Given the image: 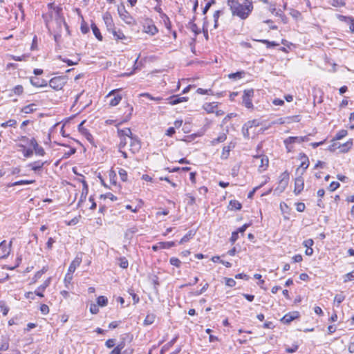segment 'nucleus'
I'll return each instance as SVG.
<instances>
[{
	"mask_svg": "<svg viewBox=\"0 0 354 354\" xmlns=\"http://www.w3.org/2000/svg\"><path fill=\"white\" fill-rule=\"evenodd\" d=\"M227 6L233 16H237L241 19H247L253 10L252 0H245L241 4L238 0H227Z\"/></svg>",
	"mask_w": 354,
	"mask_h": 354,
	"instance_id": "obj_1",
	"label": "nucleus"
},
{
	"mask_svg": "<svg viewBox=\"0 0 354 354\" xmlns=\"http://www.w3.org/2000/svg\"><path fill=\"white\" fill-rule=\"evenodd\" d=\"M67 82V77L66 76H57L53 77L49 81V86L55 91L62 89Z\"/></svg>",
	"mask_w": 354,
	"mask_h": 354,
	"instance_id": "obj_2",
	"label": "nucleus"
},
{
	"mask_svg": "<svg viewBox=\"0 0 354 354\" xmlns=\"http://www.w3.org/2000/svg\"><path fill=\"white\" fill-rule=\"evenodd\" d=\"M118 12L120 17L122 21H124L127 24L133 25L135 24V20L133 17L129 14V12L126 10L124 6L121 4L118 8Z\"/></svg>",
	"mask_w": 354,
	"mask_h": 354,
	"instance_id": "obj_3",
	"label": "nucleus"
},
{
	"mask_svg": "<svg viewBox=\"0 0 354 354\" xmlns=\"http://www.w3.org/2000/svg\"><path fill=\"white\" fill-rule=\"evenodd\" d=\"M254 89H247L243 91L242 96L243 104L248 109H253L252 97L254 96Z\"/></svg>",
	"mask_w": 354,
	"mask_h": 354,
	"instance_id": "obj_4",
	"label": "nucleus"
},
{
	"mask_svg": "<svg viewBox=\"0 0 354 354\" xmlns=\"http://www.w3.org/2000/svg\"><path fill=\"white\" fill-rule=\"evenodd\" d=\"M143 31L149 35H155L158 32V29L153 24L151 19H146L143 24Z\"/></svg>",
	"mask_w": 354,
	"mask_h": 354,
	"instance_id": "obj_5",
	"label": "nucleus"
},
{
	"mask_svg": "<svg viewBox=\"0 0 354 354\" xmlns=\"http://www.w3.org/2000/svg\"><path fill=\"white\" fill-rule=\"evenodd\" d=\"M110 98L109 105L111 106H117L122 100V95L118 93V90H113L106 96Z\"/></svg>",
	"mask_w": 354,
	"mask_h": 354,
	"instance_id": "obj_6",
	"label": "nucleus"
},
{
	"mask_svg": "<svg viewBox=\"0 0 354 354\" xmlns=\"http://www.w3.org/2000/svg\"><path fill=\"white\" fill-rule=\"evenodd\" d=\"M308 140H309V139H308V136H295V137L290 136L284 140V144L286 146L288 151H290V149L288 147L289 145L295 143V142L301 143L303 142H307Z\"/></svg>",
	"mask_w": 354,
	"mask_h": 354,
	"instance_id": "obj_7",
	"label": "nucleus"
},
{
	"mask_svg": "<svg viewBox=\"0 0 354 354\" xmlns=\"http://www.w3.org/2000/svg\"><path fill=\"white\" fill-rule=\"evenodd\" d=\"M299 159H301L302 160V162H301L299 167L297 169L296 172L297 174L299 171V170L301 169V171L300 174L303 175L309 166V160H308V156L304 153H301L299 154Z\"/></svg>",
	"mask_w": 354,
	"mask_h": 354,
	"instance_id": "obj_8",
	"label": "nucleus"
},
{
	"mask_svg": "<svg viewBox=\"0 0 354 354\" xmlns=\"http://www.w3.org/2000/svg\"><path fill=\"white\" fill-rule=\"evenodd\" d=\"M129 150L133 153H138L141 148L140 141L136 136L132 137L131 139H129Z\"/></svg>",
	"mask_w": 354,
	"mask_h": 354,
	"instance_id": "obj_9",
	"label": "nucleus"
},
{
	"mask_svg": "<svg viewBox=\"0 0 354 354\" xmlns=\"http://www.w3.org/2000/svg\"><path fill=\"white\" fill-rule=\"evenodd\" d=\"M304 180L302 177V175L298 176L295 178V189H294V193L295 195L299 194L301 191L304 189Z\"/></svg>",
	"mask_w": 354,
	"mask_h": 354,
	"instance_id": "obj_10",
	"label": "nucleus"
},
{
	"mask_svg": "<svg viewBox=\"0 0 354 354\" xmlns=\"http://www.w3.org/2000/svg\"><path fill=\"white\" fill-rule=\"evenodd\" d=\"M53 12H55L56 16V24L57 26H61V24L63 23L64 26L65 27L66 30H68V25L65 21H63L61 15L62 12V8L59 6H57L56 8H54Z\"/></svg>",
	"mask_w": 354,
	"mask_h": 354,
	"instance_id": "obj_11",
	"label": "nucleus"
},
{
	"mask_svg": "<svg viewBox=\"0 0 354 354\" xmlns=\"http://www.w3.org/2000/svg\"><path fill=\"white\" fill-rule=\"evenodd\" d=\"M103 20L106 24V29L109 32H111L115 28L113 21L112 17L110 13L106 12L103 15Z\"/></svg>",
	"mask_w": 354,
	"mask_h": 354,
	"instance_id": "obj_12",
	"label": "nucleus"
},
{
	"mask_svg": "<svg viewBox=\"0 0 354 354\" xmlns=\"http://www.w3.org/2000/svg\"><path fill=\"white\" fill-rule=\"evenodd\" d=\"M51 282V277H48L40 286H39L35 291V294L39 297H44V291L48 287Z\"/></svg>",
	"mask_w": 354,
	"mask_h": 354,
	"instance_id": "obj_13",
	"label": "nucleus"
},
{
	"mask_svg": "<svg viewBox=\"0 0 354 354\" xmlns=\"http://www.w3.org/2000/svg\"><path fill=\"white\" fill-rule=\"evenodd\" d=\"M30 81L31 84L35 87H44L48 85L46 80L39 78L37 77H30Z\"/></svg>",
	"mask_w": 354,
	"mask_h": 354,
	"instance_id": "obj_14",
	"label": "nucleus"
},
{
	"mask_svg": "<svg viewBox=\"0 0 354 354\" xmlns=\"http://www.w3.org/2000/svg\"><path fill=\"white\" fill-rule=\"evenodd\" d=\"M169 101V104L171 105H176L183 102H186L188 100L187 97H180L178 95H172L167 99Z\"/></svg>",
	"mask_w": 354,
	"mask_h": 354,
	"instance_id": "obj_15",
	"label": "nucleus"
},
{
	"mask_svg": "<svg viewBox=\"0 0 354 354\" xmlns=\"http://www.w3.org/2000/svg\"><path fill=\"white\" fill-rule=\"evenodd\" d=\"M255 159L257 161H260V165H259V169L260 171H264L268 166L269 161L266 156H256Z\"/></svg>",
	"mask_w": 354,
	"mask_h": 354,
	"instance_id": "obj_16",
	"label": "nucleus"
},
{
	"mask_svg": "<svg viewBox=\"0 0 354 354\" xmlns=\"http://www.w3.org/2000/svg\"><path fill=\"white\" fill-rule=\"evenodd\" d=\"M81 262H82V258L76 257L75 258V259L70 264L68 269V272L73 274L75 271L76 268L78 266H80Z\"/></svg>",
	"mask_w": 354,
	"mask_h": 354,
	"instance_id": "obj_17",
	"label": "nucleus"
},
{
	"mask_svg": "<svg viewBox=\"0 0 354 354\" xmlns=\"http://www.w3.org/2000/svg\"><path fill=\"white\" fill-rule=\"evenodd\" d=\"M299 317V313L298 312H293L292 313H288L285 315L283 318L281 319V321L284 324H289L292 321H293L295 319Z\"/></svg>",
	"mask_w": 354,
	"mask_h": 354,
	"instance_id": "obj_18",
	"label": "nucleus"
},
{
	"mask_svg": "<svg viewBox=\"0 0 354 354\" xmlns=\"http://www.w3.org/2000/svg\"><path fill=\"white\" fill-rule=\"evenodd\" d=\"M10 245L11 243L9 245V247H7L6 241H3L0 243V250H1V257L4 258L8 256L10 252Z\"/></svg>",
	"mask_w": 354,
	"mask_h": 354,
	"instance_id": "obj_19",
	"label": "nucleus"
},
{
	"mask_svg": "<svg viewBox=\"0 0 354 354\" xmlns=\"http://www.w3.org/2000/svg\"><path fill=\"white\" fill-rule=\"evenodd\" d=\"M85 121H82L79 125H78V130L82 134L84 135L86 138L91 141V139L93 138V136L92 135L88 132V131L84 127V124Z\"/></svg>",
	"mask_w": 354,
	"mask_h": 354,
	"instance_id": "obj_20",
	"label": "nucleus"
},
{
	"mask_svg": "<svg viewBox=\"0 0 354 354\" xmlns=\"http://www.w3.org/2000/svg\"><path fill=\"white\" fill-rule=\"evenodd\" d=\"M111 33L113 35L115 40H127L128 38L124 35L120 29L117 30L115 28Z\"/></svg>",
	"mask_w": 354,
	"mask_h": 354,
	"instance_id": "obj_21",
	"label": "nucleus"
},
{
	"mask_svg": "<svg viewBox=\"0 0 354 354\" xmlns=\"http://www.w3.org/2000/svg\"><path fill=\"white\" fill-rule=\"evenodd\" d=\"M118 135L119 137H124L131 139L133 136L132 132L129 128H125L123 129H118Z\"/></svg>",
	"mask_w": 354,
	"mask_h": 354,
	"instance_id": "obj_22",
	"label": "nucleus"
},
{
	"mask_svg": "<svg viewBox=\"0 0 354 354\" xmlns=\"http://www.w3.org/2000/svg\"><path fill=\"white\" fill-rule=\"evenodd\" d=\"M234 147V145L232 142H230L229 144V145H227V146H225L223 148V151H222V153L221 156V159L226 160L229 157L230 151L231 149H232Z\"/></svg>",
	"mask_w": 354,
	"mask_h": 354,
	"instance_id": "obj_23",
	"label": "nucleus"
},
{
	"mask_svg": "<svg viewBox=\"0 0 354 354\" xmlns=\"http://www.w3.org/2000/svg\"><path fill=\"white\" fill-rule=\"evenodd\" d=\"M259 122L257 120H252L247 122L243 126V131L245 129L248 131L249 129L253 127H258L259 126Z\"/></svg>",
	"mask_w": 354,
	"mask_h": 354,
	"instance_id": "obj_24",
	"label": "nucleus"
},
{
	"mask_svg": "<svg viewBox=\"0 0 354 354\" xmlns=\"http://www.w3.org/2000/svg\"><path fill=\"white\" fill-rule=\"evenodd\" d=\"M46 162H41V161H35L32 163H30L29 165V167H31V169L35 171H39L40 170L44 165L46 163Z\"/></svg>",
	"mask_w": 354,
	"mask_h": 354,
	"instance_id": "obj_25",
	"label": "nucleus"
},
{
	"mask_svg": "<svg viewBox=\"0 0 354 354\" xmlns=\"http://www.w3.org/2000/svg\"><path fill=\"white\" fill-rule=\"evenodd\" d=\"M155 319H156V315L153 313H149L147 315V316L144 320L143 324L145 326L151 325L154 322Z\"/></svg>",
	"mask_w": 354,
	"mask_h": 354,
	"instance_id": "obj_26",
	"label": "nucleus"
},
{
	"mask_svg": "<svg viewBox=\"0 0 354 354\" xmlns=\"http://www.w3.org/2000/svg\"><path fill=\"white\" fill-rule=\"evenodd\" d=\"M226 139V134L223 133L220 134L216 138H214L211 141L212 145H216L218 143L223 142Z\"/></svg>",
	"mask_w": 354,
	"mask_h": 354,
	"instance_id": "obj_27",
	"label": "nucleus"
},
{
	"mask_svg": "<svg viewBox=\"0 0 354 354\" xmlns=\"http://www.w3.org/2000/svg\"><path fill=\"white\" fill-rule=\"evenodd\" d=\"M91 29L93 30V35L95 36V37L99 40H102V35L100 33V31L96 24L95 23H92L91 24Z\"/></svg>",
	"mask_w": 354,
	"mask_h": 354,
	"instance_id": "obj_28",
	"label": "nucleus"
},
{
	"mask_svg": "<svg viewBox=\"0 0 354 354\" xmlns=\"http://www.w3.org/2000/svg\"><path fill=\"white\" fill-rule=\"evenodd\" d=\"M353 142L351 140L349 141H347L344 144L339 145L338 148L340 149V151L345 153L347 152L351 148Z\"/></svg>",
	"mask_w": 354,
	"mask_h": 354,
	"instance_id": "obj_29",
	"label": "nucleus"
},
{
	"mask_svg": "<svg viewBox=\"0 0 354 354\" xmlns=\"http://www.w3.org/2000/svg\"><path fill=\"white\" fill-rule=\"evenodd\" d=\"M217 107V104H216V102H212V103H205L204 105H203V108L207 112V113H213L214 111V109L215 108Z\"/></svg>",
	"mask_w": 354,
	"mask_h": 354,
	"instance_id": "obj_30",
	"label": "nucleus"
},
{
	"mask_svg": "<svg viewBox=\"0 0 354 354\" xmlns=\"http://www.w3.org/2000/svg\"><path fill=\"white\" fill-rule=\"evenodd\" d=\"M124 347V342H120L118 344L111 352L109 354H122V350Z\"/></svg>",
	"mask_w": 354,
	"mask_h": 354,
	"instance_id": "obj_31",
	"label": "nucleus"
},
{
	"mask_svg": "<svg viewBox=\"0 0 354 354\" xmlns=\"http://www.w3.org/2000/svg\"><path fill=\"white\" fill-rule=\"evenodd\" d=\"M195 233L193 232L192 230L189 231L188 233H187L179 241L180 244H183L184 243H186L189 241L193 236H194Z\"/></svg>",
	"mask_w": 354,
	"mask_h": 354,
	"instance_id": "obj_32",
	"label": "nucleus"
},
{
	"mask_svg": "<svg viewBox=\"0 0 354 354\" xmlns=\"http://www.w3.org/2000/svg\"><path fill=\"white\" fill-rule=\"evenodd\" d=\"M230 209L240 210L242 205L236 200H231L230 201Z\"/></svg>",
	"mask_w": 354,
	"mask_h": 354,
	"instance_id": "obj_33",
	"label": "nucleus"
},
{
	"mask_svg": "<svg viewBox=\"0 0 354 354\" xmlns=\"http://www.w3.org/2000/svg\"><path fill=\"white\" fill-rule=\"evenodd\" d=\"M35 182V180H21L19 181H16L15 183H12L10 186H17V185H29L34 183Z\"/></svg>",
	"mask_w": 354,
	"mask_h": 354,
	"instance_id": "obj_34",
	"label": "nucleus"
},
{
	"mask_svg": "<svg viewBox=\"0 0 354 354\" xmlns=\"http://www.w3.org/2000/svg\"><path fill=\"white\" fill-rule=\"evenodd\" d=\"M73 280V274L70 272H67L64 277V283L65 286L67 289H70L69 286L71 285V281Z\"/></svg>",
	"mask_w": 354,
	"mask_h": 354,
	"instance_id": "obj_35",
	"label": "nucleus"
},
{
	"mask_svg": "<svg viewBox=\"0 0 354 354\" xmlns=\"http://www.w3.org/2000/svg\"><path fill=\"white\" fill-rule=\"evenodd\" d=\"M108 304V299L104 296H99L97 298V304L98 306H106Z\"/></svg>",
	"mask_w": 354,
	"mask_h": 354,
	"instance_id": "obj_36",
	"label": "nucleus"
},
{
	"mask_svg": "<svg viewBox=\"0 0 354 354\" xmlns=\"http://www.w3.org/2000/svg\"><path fill=\"white\" fill-rule=\"evenodd\" d=\"M34 106H35V104H28V105L25 106L24 107H23L22 109H21V111L23 113H26V114L31 113H32L35 110Z\"/></svg>",
	"mask_w": 354,
	"mask_h": 354,
	"instance_id": "obj_37",
	"label": "nucleus"
},
{
	"mask_svg": "<svg viewBox=\"0 0 354 354\" xmlns=\"http://www.w3.org/2000/svg\"><path fill=\"white\" fill-rule=\"evenodd\" d=\"M118 261H119V266L120 268H122L123 269L128 268L129 261L126 257H120V258H119Z\"/></svg>",
	"mask_w": 354,
	"mask_h": 354,
	"instance_id": "obj_38",
	"label": "nucleus"
},
{
	"mask_svg": "<svg viewBox=\"0 0 354 354\" xmlns=\"http://www.w3.org/2000/svg\"><path fill=\"white\" fill-rule=\"evenodd\" d=\"M158 245H160V248L169 249L175 245V242H174V241L160 242V243H158Z\"/></svg>",
	"mask_w": 354,
	"mask_h": 354,
	"instance_id": "obj_39",
	"label": "nucleus"
},
{
	"mask_svg": "<svg viewBox=\"0 0 354 354\" xmlns=\"http://www.w3.org/2000/svg\"><path fill=\"white\" fill-rule=\"evenodd\" d=\"M141 97H145L151 100H154L156 102H160L162 100L161 97H153L150 93H143L140 95Z\"/></svg>",
	"mask_w": 354,
	"mask_h": 354,
	"instance_id": "obj_40",
	"label": "nucleus"
},
{
	"mask_svg": "<svg viewBox=\"0 0 354 354\" xmlns=\"http://www.w3.org/2000/svg\"><path fill=\"white\" fill-rule=\"evenodd\" d=\"M0 309L3 316H6L10 310L9 307L3 301H0Z\"/></svg>",
	"mask_w": 354,
	"mask_h": 354,
	"instance_id": "obj_41",
	"label": "nucleus"
},
{
	"mask_svg": "<svg viewBox=\"0 0 354 354\" xmlns=\"http://www.w3.org/2000/svg\"><path fill=\"white\" fill-rule=\"evenodd\" d=\"M288 182H289V180H279V185H278L277 189H279L281 192L284 191V189L288 185Z\"/></svg>",
	"mask_w": 354,
	"mask_h": 354,
	"instance_id": "obj_42",
	"label": "nucleus"
},
{
	"mask_svg": "<svg viewBox=\"0 0 354 354\" xmlns=\"http://www.w3.org/2000/svg\"><path fill=\"white\" fill-rule=\"evenodd\" d=\"M160 6H161V4H157L156 6H155L154 10L160 14V16L161 18H165L169 21L168 16L165 13L163 12Z\"/></svg>",
	"mask_w": 354,
	"mask_h": 354,
	"instance_id": "obj_43",
	"label": "nucleus"
},
{
	"mask_svg": "<svg viewBox=\"0 0 354 354\" xmlns=\"http://www.w3.org/2000/svg\"><path fill=\"white\" fill-rule=\"evenodd\" d=\"M344 299V295L342 293L337 294L334 298V303H336L337 306H338Z\"/></svg>",
	"mask_w": 354,
	"mask_h": 354,
	"instance_id": "obj_44",
	"label": "nucleus"
},
{
	"mask_svg": "<svg viewBox=\"0 0 354 354\" xmlns=\"http://www.w3.org/2000/svg\"><path fill=\"white\" fill-rule=\"evenodd\" d=\"M259 42L264 44L266 45L267 48H271V47H275L277 46L279 44L275 41H270L267 39H261L259 40Z\"/></svg>",
	"mask_w": 354,
	"mask_h": 354,
	"instance_id": "obj_45",
	"label": "nucleus"
},
{
	"mask_svg": "<svg viewBox=\"0 0 354 354\" xmlns=\"http://www.w3.org/2000/svg\"><path fill=\"white\" fill-rule=\"evenodd\" d=\"M17 124V121L15 120H9L1 124V127H15Z\"/></svg>",
	"mask_w": 354,
	"mask_h": 354,
	"instance_id": "obj_46",
	"label": "nucleus"
},
{
	"mask_svg": "<svg viewBox=\"0 0 354 354\" xmlns=\"http://www.w3.org/2000/svg\"><path fill=\"white\" fill-rule=\"evenodd\" d=\"M330 3L334 7H342L345 6L344 0H330Z\"/></svg>",
	"mask_w": 354,
	"mask_h": 354,
	"instance_id": "obj_47",
	"label": "nucleus"
},
{
	"mask_svg": "<svg viewBox=\"0 0 354 354\" xmlns=\"http://www.w3.org/2000/svg\"><path fill=\"white\" fill-rule=\"evenodd\" d=\"M346 135H347V131L346 130H344V129L340 130L335 135V140H341L343 138H344Z\"/></svg>",
	"mask_w": 354,
	"mask_h": 354,
	"instance_id": "obj_48",
	"label": "nucleus"
},
{
	"mask_svg": "<svg viewBox=\"0 0 354 354\" xmlns=\"http://www.w3.org/2000/svg\"><path fill=\"white\" fill-rule=\"evenodd\" d=\"M196 93L201 95H212L213 92L212 89H203L198 88L196 90Z\"/></svg>",
	"mask_w": 354,
	"mask_h": 354,
	"instance_id": "obj_49",
	"label": "nucleus"
},
{
	"mask_svg": "<svg viewBox=\"0 0 354 354\" xmlns=\"http://www.w3.org/2000/svg\"><path fill=\"white\" fill-rule=\"evenodd\" d=\"M169 262L172 266L179 268L181 265V261L176 257H171L169 259Z\"/></svg>",
	"mask_w": 354,
	"mask_h": 354,
	"instance_id": "obj_50",
	"label": "nucleus"
},
{
	"mask_svg": "<svg viewBox=\"0 0 354 354\" xmlns=\"http://www.w3.org/2000/svg\"><path fill=\"white\" fill-rule=\"evenodd\" d=\"M12 91L15 94L19 95L24 92V88L21 85H17L13 88Z\"/></svg>",
	"mask_w": 354,
	"mask_h": 354,
	"instance_id": "obj_51",
	"label": "nucleus"
},
{
	"mask_svg": "<svg viewBox=\"0 0 354 354\" xmlns=\"http://www.w3.org/2000/svg\"><path fill=\"white\" fill-rule=\"evenodd\" d=\"M119 176L122 181L125 182L127 180V172L124 169L119 170Z\"/></svg>",
	"mask_w": 354,
	"mask_h": 354,
	"instance_id": "obj_52",
	"label": "nucleus"
},
{
	"mask_svg": "<svg viewBox=\"0 0 354 354\" xmlns=\"http://www.w3.org/2000/svg\"><path fill=\"white\" fill-rule=\"evenodd\" d=\"M100 198H109L112 201H115L117 200V197L115 196L113 194H111L110 192L104 194H102L100 196Z\"/></svg>",
	"mask_w": 354,
	"mask_h": 354,
	"instance_id": "obj_53",
	"label": "nucleus"
},
{
	"mask_svg": "<svg viewBox=\"0 0 354 354\" xmlns=\"http://www.w3.org/2000/svg\"><path fill=\"white\" fill-rule=\"evenodd\" d=\"M34 151L37 155H39L41 156H43L45 155V151H44V148L39 145L36 147L35 148Z\"/></svg>",
	"mask_w": 354,
	"mask_h": 354,
	"instance_id": "obj_54",
	"label": "nucleus"
},
{
	"mask_svg": "<svg viewBox=\"0 0 354 354\" xmlns=\"http://www.w3.org/2000/svg\"><path fill=\"white\" fill-rule=\"evenodd\" d=\"M120 142L119 144V149H122L123 148L125 147V146L128 143L127 139H129V138H124V137H120Z\"/></svg>",
	"mask_w": 354,
	"mask_h": 354,
	"instance_id": "obj_55",
	"label": "nucleus"
},
{
	"mask_svg": "<svg viewBox=\"0 0 354 354\" xmlns=\"http://www.w3.org/2000/svg\"><path fill=\"white\" fill-rule=\"evenodd\" d=\"M339 185H340L338 182L333 181L330 183V184L329 185L328 189H330V191L334 192L339 187Z\"/></svg>",
	"mask_w": 354,
	"mask_h": 354,
	"instance_id": "obj_56",
	"label": "nucleus"
},
{
	"mask_svg": "<svg viewBox=\"0 0 354 354\" xmlns=\"http://www.w3.org/2000/svg\"><path fill=\"white\" fill-rule=\"evenodd\" d=\"M298 348L299 346L297 344H292L291 347L286 348V351L288 353H293L297 351Z\"/></svg>",
	"mask_w": 354,
	"mask_h": 354,
	"instance_id": "obj_57",
	"label": "nucleus"
},
{
	"mask_svg": "<svg viewBox=\"0 0 354 354\" xmlns=\"http://www.w3.org/2000/svg\"><path fill=\"white\" fill-rule=\"evenodd\" d=\"M90 312L92 314H97L99 312V308L97 304H92L90 306Z\"/></svg>",
	"mask_w": 354,
	"mask_h": 354,
	"instance_id": "obj_58",
	"label": "nucleus"
},
{
	"mask_svg": "<svg viewBox=\"0 0 354 354\" xmlns=\"http://www.w3.org/2000/svg\"><path fill=\"white\" fill-rule=\"evenodd\" d=\"M238 239H239V232L234 231L232 233V236L230 237V241L232 243H234Z\"/></svg>",
	"mask_w": 354,
	"mask_h": 354,
	"instance_id": "obj_59",
	"label": "nucleus"
},
{
	"mask_svg": "<svg viewBox=\"0 0 354 354\" xmlns=\"http://www.w3.org/2000/svg\"><path fill=\"white\" fill-rule=\"evenodd\" d=\"M40 311L43 315H47L49 313V307L46 304H41Z\"/></svg>",
	"mask_w": 354,
	"mask_h": 354,
	"instance_id": "obj_60",
	"label": "nucleus"
},
{
	"mask_svg": "<svg viewBox=\"0 0 354 354\" xmlns=\"http://www.w3.org/2000/svg\"><path fill=\"white\" fill-rule=\"evenodd\" d=\"M225 284L229 287H234L236 285V281L232 278H225Z\"/></svg>",
	"mask_w": 354,
	"mask_h": 354,
	"instance_id": "obj_61",
	"label": "nucleus"
},
{
	"mask_svg": "<svg viewBox=\"0 0 354 354\" xmlns=\"http://www.w3.org/2000/svg\"><path fill=\"white\" fill-rule=\"evenodd\" d=\"M353 280H354V271L351 272L345 275L344 282Z\"/></svg>",
	"mask_w": 354,
	"mask_h": 354,
	"instance_id": "obj_62",
	"label": "nucleus"
},
{
	"mask_svg": "<svg viewBox=\"0 0 354 354\" xmlns=\"http://www.w3.org/2000/svg\"><path fill=\"white\" fill-rule=\"evenodd\" d=\"M313 243H314L313 240L311 239H309L304 241L303 244L306 248H312V246L313 245Z\"/></svg>",
	"mask_w": 354,
	"mask_h": 354,
	"instance_id": "obj_63",
	"label": "nucleus"
},
{
	"mask_svg": "<svg viewBox=\"0 0 354 354\" xmlns=\"http://www.w3.org/2000/svg\"><path fill=\"white\" fill-rule=\"evenodd\" d=\"M115 339H109L106 340L105 345L107 348H113L115 346Z\"/></svg>",
	"mask_w": 354,
	"mask_h": 354,
	"instance_id": "obj_64",
	"label": "nucleus"
}]
</instances>
